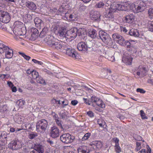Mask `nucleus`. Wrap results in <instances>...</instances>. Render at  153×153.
I'll return each instance as SVG.
<instances>
[{
	"label": "nucleus",
	"mask_w": 153,
	"mask_h": 153,
	"mask_svg": "<svg viewBox=\"0 0 153 153\" xmlns=\"http://www.w3.org/2000/svg\"><path fill=\"white\" fill-rule=\"evenodd\" d=\"M60 116L63 119H66L67 118V116L65 112H63L62 113L59 114Z\"/></svg>",
	"instance_id": "obj_59"
},
{
	"label": "nucleus",
	"mask_w": 153,
	"mask_h": 153,
	"mask_svg": "<svg viewBox=\"0 0 153 153\" xmlns=\"http://www.w3.org/2000/svg\"><path fill=\"white\" fill-rule=\"evenodd\" d=\"M91 105L97 111L100 112L101 110L100 108H103L105 107V105L102 101L95 96H92L91 99Z\"/></svg>",
	"instance_id": "obj_3"
},
{
	"label": "nucleus",
	"mask_w": 153,
	"mask_h": 153,
	"mask_svg": "<svg viewBox=\"0 0 153 153\" xmlns=\"http://www.w3.org/2000/svg\"><path fill=\"white\" fill-rule=\"evenodd\" d=\"M136 91L137 92H140L142 94H144L146 92V91L142 88H138L137 89Z\"/></svg>",
	"instance_id": "obj_63"
},
{
	"label": "nucleus",
	"mask_w": 153,
	"mask_h": 153,
	"mask_svg": "<svg viewBox=\"0 0 153 153\" xmlns=\"http://www.w3.org/2000/svg\"><path fill=\"white\" fill-rule=\"evenodd\" d=\"M139 153H151V149L148 146L147 151L144 149H142L139 152Z\"/></svg>",
	"instance_id": "obj_45"
},
{
	"label": "nucleus",
	"mask_w": 153,
	"mask_h": 153,
	"mask_svg": "<svg viewBox=\"0 0 153 153\" xmlns=\"http://www.w3.org/2000/svg\"><path fill=\"white\" fill-rule=\"evenodd\" d=\"M32 76L33 78L34 79H37V78L39 76V74L38 72L36 71L33 70L32 73Z\"/></svg>",
	"instance_id": "obj_44"
},
{
	"label": "nucleus",
	"mask_w": 153,
	"mask_h": 153,
	"mask_svg": "<svg viewBox=\"0 0 153 153\" xmlns=\"http://www.w3.org/2000/svg\"><path fill=\"white\" fill-rule=\"evenodd\" d=\"M48 32V29L47 27H45L41 31L39 36L41 37H42L46 35Z\"/></svg>",
	"instance_id": "obj_28"
},
{
	"label": "nucleus",
	"mask_w": 153,
	"mask_h": 153,
	"mask_svg": "<svg viewBox=\"0 0 153 153\" xmlns=\"http://www.w3.org/2000/svg\"><path fill=\"white\" fill-rule=\"evenodd\" d=\"M32 61H33L34 63L36 64H38L41 65H42L43 64V63H42V62L38 61L34 59H33L32 60Z\"/></svg>",
	"instance_id": "obj_60"
},
{
	"label": "nucleus",
	"mask_w": 153,
	"mask_h": 153,
	"mask_svg": "<svg viewBox=\"0 0 153 153\" xmlns=\"http://www.w3.org/2000/svg\"><path fill=\"white\" fill-rule=\"evenodd\" d=\"M9 47L3 43H0V53L4 52Z\"/></svg>",
	"instance_id": "obj_27"
},
{
	"label": "nucleus",
	"mask_w": 153,
	"mask_h": 153,
	"mask_svg": "<svg viewBox=\"0 0 153 153\" xmlns=\"http://www.w3.org/2000/svg\"><path fill=\"white\" fill-rule=\"evenodd\" d=\"M76 31L77 35L81 36L82 38H84L86 35V30L84 28H79Z\"/></svg>",
	"instance_id": "obj_20"
},
{
	"label": "nucleus",
	"mask_w": 153,
	"mask_h": 153,
	"mask_svg": "<svg viewBox=\"0 0 153 153\" xmlns=\"http://www.w3.org/2000/svg\"><path fill=\"white\" fill-rule=\"evenodd\" d=\"M112 140L113 142H114L115 143V145H117L119 144V140L117 138L115 137L113 138L112 139Z\"/></svg>",
	"instance_id": "obj_58"
},
{
	"label": "nucleus",
	"mask_w": 153,
	"mask_h": 153,
	"mask_svg": "<svg viewBox=\"0 0 153 153\" xmlns=\"http://www.w3.org/2000/svg\"><path fill=\"white\" fill-rule=\"evenodd\" d=\"M87 114L89 117L91 118L93 117L94 116V113L91 111L87 112Z\"/></svg>",
	"instance_id": "obj_64"
},
{
	"label": "nucleus",
	"mask_w": 153,
	"mask_h": 153,
	"mask_svg": "<svg viewBox=\"0 0 153 153\" xmlns=\"http://www.w3.org/2000/svg\"><path fill=\"white\" fill-rule=\"evenodd\" d=\"M60 139L61 141L65 143H71L75 139L74 136H71L69 134H64L61 135Z\"/></svg>",
	"instance_id": "obj_7"
},
{
	"label": "nucleus",
	"mask_w": 153,
	"mask_h": 153,
	"mask_svg": "<svg viewBox=\"0 0 153 153\" xmlns=\"http://www.w3.org/2000/svg\"><path fill=\"white\" fill-rule=\"evenodd\" d=\"M10 16L7 12L0 10V20L3 22L7 23L10 20Z\"/></svg>",
	"instance_id": "obj_8"
},
{
	"label": "nucleus",
	"mask_w": 153,
	"mask_h": 153,
	"mask_svg": "<svg viewBox=\"0 0 153 153\" xmlns=\"http://www.w3.org/2000/svg\"><path fill=\"white\" fill-rule=\"evenodd\" d=\"M47 143H49L51 146L52 147L55 146L56 145V143L52 140L49 139L47 140Z\"/></svg>",
	"instance_id": "obj_56"
},
{
	"label": "nucleus",
	"mask_w": 153,
	"mask_h": 153,
	"mask_svg": "<svg viewBox=\"0 0 153 153\" xmlns=\"http://www.w3.org/2000/svg\"><path fill=\"white\" fill-rule=\"evenodd\" d=\"M9 134H7L4 131H0V140L5 142L9 141L11 140Z\"/></svg>",
	"instance_id": "obj_14"
},
{
	"label": "nucleus",
	"mask_w": 153,
	"mask_h": 153,
	"mask_svg": "<svg viewBox=\"0 0 153 153\" xmlns=\"http://www.w3.org/2000/svg\"><path fill=\"white\" fill-rule=\"evenodd\" d=\"M99 34L100 38L104 42L109 46L112 45L113 43L112 40L108 34L100 30L99 32Z\"/></svg>",
	"instance_id": "obj_4"
},
{
	"label": "nucleus",
	"mask_w": 153,
	"mask_h": 153,
	"mask_svg": "<svg viewBox=\"0 0 153 153\" xmlns=\"http://www.w3.org/2000/svg\"><path fill=\"white\" fill-rule=\"evenodd\" d=\"M132 59L130 55H124L122 61L127 65H129L131 64Z\"/></svg>",
	"instance_id": "obj_18"
},
{
	"label": "nucleus",
	"mask_w": 153,
	"mask_h": 153,
	"mask_svg": "<svg viewBox=\"0 0 153 153\" xmlns=\"http://www.w3.org/2000/svg\"><path fill=\"white\" fill-rule=\"evenodd\" d=\"M146 4L141 0H138L130 6V9L135 13L141 12L146 8Z\"/></svg>",
	"instance_id": "obj_2"
},
{
	"label": "nucleus",
	"mask_w": 153,
	"mask_h": 153,
	"mask_svg": "<svg viewBox=\"0 0 153 153\" xmlns=\"http://www.w3.org/2000/svg\"><path fill=\"white\" fill-rule=\"evenodd\" d=\"M123 18L124 21L128 23H131L134 20V16L133 14L127 15L124 17Z\"/></svg>",
	"instance_id": "obj_16"
},
{
	"label": "nucleus",
	"mask_w": 153,
	"mask_h": 153,
	"mask_svg": "<svg viewBox=\"0 0 153 153\" xmlns=\"http://www.w3.org/2000/svg\"><path fill=\"white\" fill-rule=\"evenodd\" d=\"M104 1L105 7H108L111 4V2L109 0H104Z\"/></svg>",
	"instance_id": "obj_62"
},
{
	"label": "nucleus",
	"mask_w": 153,
	"mask_h": 153,
	"mask_svg": "<svg viewBox=\"0 0 153 153\" xmlns=\"http://www.w3.org/2000/svg\"><path fill=\"white\" fill-rule=\"evenodd\" d=\"M25 102L24 101L20 99L18 100L16 102V104L19 107L22 108L24 105Z\"/></svg>",
	"instance_id": "obj_40"
},
{
	"label": "nucleus",
	"mask_w": 153,
	"mask_h": 153,
	"mask_svg": "<svg viewBox=\"0 0 153 153\" xmlns=\"http://www.w3.org/2000/svg\"><path fill=\"white\" fill-rule=\"evenodd\" d=\"M65 38L67 41L72 40L75 38L77 35L76 31H75L74 30H71L66 32Z\"/></svg>",
	"instance_id": "obj_10"
},
{
	"label": "nucleus",
	"mask_w": 153,
	"mask_h": 153,
	"mask_svg": "<svg viewBox=\"0 0 153 153\" xmlns=\"http://www.w3.org/2000/svg\"><path fill=\"white\" fill-rule=\"evenodd\" d=\"M97 123L100 127H102L103 128H105L106 127L105 123L101 119H98Z\"/></svg>",
	"instance_id": "obj_30"
},
{
	"label": "nucleus",
	"mask_w": 153,
	"mask_h": 153,
	"mask_svg": "<svg viewBox=\"0 0 153 153\" xmlns=\"http://www.w3.org/2000/svg\"><path fill=\"white\" fill-rule=\"evenodd\" d=\"M76 18V16L74 13L70 14L69 20L70 21H75Z\"/></svg>",
	"instance_id": "obj_49"
},
{
	"label": "nucleus",
	"mask_w": 153,
	"mask_h": 153,
	"mask_svg": "<svg viewBox=\"0 0 153 153\" xmlns=\"http://www.w3.org/2000/svg\"><path fill=\"white\" fill-rule=\"evenodd\" d=\"M88 35L92 38H94L96 37L97 35L96 30H89V31Z\"/></svg>",
	"instance_id": "obj_31"
},
{
	"label": "nucleus",
	"mask_w": 153,
	"mask_h": 153,
	"mask_svg": "<svg viewBox=\"0 0 153 153\" xmlns=\"http://www.w3.org/2000/svg\"><path fill=\"white\" fill-rule=\"evenodd\" d=\"M114 4L117 10H120L124 9V7L122 6V4L117 3H114Z\"/></svg>",
	"instance_id": "obj_38"
},
{
	"label": "nucleus",
	"mask_w": 153,
	"mask_h": 153,
	"mask_svg": "<svg viewBox=\"0 0 153 153\" xmlns=\"http://www.w3.org/2000/svg\"><path fill=\"white\" fill-rule=\"evenodd\" d=\"M59 135V129L56 126H53L51 128L50 136L53 138H56Z\"/></svg>",
	"instance_id": "obj_13"
},
{
	"label": "nucleus",
	"mask_w": 153,
	"mask_h": 153,
	"mask_svg": "<svg viewBox=\"0 0 153 153\" xmlns=\"http://www.w3.org/2000/svg\"><path fill=\"white\" fill-rule=\"evenodd\" d=\"M127 50L131 52H135L136 51L135 48L132 45L128 47L127 48Z\"/></svg>",
	"instance_id": "obj_43"
},
{
	"label": "nucleus",
	"mask_w": 153,
	"mask_h": 153,
	"mask_svg": "<svg viewBox=\"0 0 153 153\" xmlns=\"http://www.w3.org/2000/svg\"><path fill=\"white\" fill-rule=\"evenodd\" d=\"M87 46V50L88 48H92L94 45V44L92 41H88L85 43Z\"/></svg>",
	"instance_id": "obj_36"
},
{
	"label": "nucleus",
	"mask_w": 153,
	"mask_h": 153,
	"mask_svg": "<svg viewBox=\"0 0 153 153\" xmlns=\"http://www.w3.org/2000/svg\"><path fill=\"white\" fill-rule=\"evenodd\" d=\"M141 148V143L139 142H137L136 143V147L135 148V150L136 152H137Z\"/></svg>",
	"instance_id": "obj_55"
},
{
	"label": "nucleus",
	"mask_w": 153,
	"mask_h": 153,
	"mask_svg": "<svg viewBox=\"0 0 153 153\" xmlns=\"http://www.w3.org/2000/svg\"><path fill=\"white\" fill-rule=\"evenodd\" d=\"M105 5V4L103 2L100 1L96 4V6L98 8H101L103 7Z\"/></svg>",
	"instance_id": "obj_51"
},
{
	"label": "nucleus",
	"mask_w": 153,
	"mask_h": 153,
	"mask_svg": "<svg viewBox=\"0 0 153 153\" xmlns=\"http://www.w3.org/2000/svg\"><path fill=\"white\" fill-rule=\"evenodd\" d=\"M148 14L149 17L151 19L153 18V9L150 8L148 10Z\"/></svg>",
	"instance_id": "obj_50"
},
{
	"label": "nucleus",
	"mask_w": 153,
	"mask_h": 153,
	"mask_svg": "<svg viewBox=\"0 0 153 153\" xmlns=\"http://www.w3.org/2000/svg\"><path fill=\"white\" fill-rule=\"evenodd\" d=\"M55 121L56 122L57 125L59 127V128H61L62 130H64V129L63 128L62 124L61 123V121L59 120L58 119H56Z\"/></svg>",
	"instance_id": "obj_41"
},
{
	"label": "nucleus",
	"mask_w": 153,
	"mask_h": 153,
	"mask_svg": "<svg viewBox=\"0 0 153 153\" xmlns=\"http://www.w3.org/2000/svg\"><path fill=\"white\" fill-rule=\"evenodd\" d=\"M36 79L37 82L42 84H45V80L41 76H39Z\"/></svg>",
	"instance_id": "obj_37"
},
{
	"label": "nucleus",
	"mask_w": 153,
	"mask_h": 153,
	"mask_svg": "<svg viewBox=\"0 0 153 153\" xmlns=\"http://www.w3.org/2000/svg\"><path fill=\"white\" fill-rule=\"evenodd\" d=\"M34 15L33 14H27V17L28 21H30L32 20L33 18H34Z\"/></svg>",
	"instance_id": "obj_57"
},
{
	"label": "nucleus",
	"mask_w": 153,
	"mask_h": 153,
	"mask_svg": "<svg viewBox=\"0 0 153 153\" xmlns=\"http://www.w3.org/2000/svg\"><path fill=\"white\" fill-rule=\"evenodd\" d=\"M37 136L38 134L35 132H30L28 133V138L30 139H32Z\"/></svg>",
	"instance_id": "obj_34"
},
{
	"label": "nucleus",
	"mask_w": 153,
	"mask_h": 153,
	"mask_svg": "<svg viewBox=\"0 0 153 153\" xmlns=\"http://www.w3.org/2000/svg\"><path fill=\"white\" fill-rule=\"evenodd\" d=\"M148 27L149 30L153 31V21L149 22L148 25Z\"/></svg>",
	"instance_id": "obj_46"
},
{
	"label": "nucleus",
	"mask_w": 153,
	"mask_h": 153,
	"mask_svg": "<svg viewBox=\"0 0 153 153\" xmlns=\"http://www.w3.org/2000/svg\"><path fill=\"white\" fill-rule=\"evenodd\" d=\"M33 149L35 151H36V153H44V148L41 145L38 146H34Z\"/></svg>",
	"instance_id": "obj_26"
},
{
	"label": "nucleus",
	"mask_w": 153,
	"mask_h": 153,
	"mask_svg": "<svg viewBox=\"0 0 153 153\" xmlns=\"http://www.w3.org/2000/svg\"><path fill=\"white\" fill-rule=\"evenodd\" d=\"M77 48L79 51H86L87 50V46L85 42H81L77 45Z\"/></svg>",
	"instance_id": "obj_19"
},
{
	"label": "nucleus",
	"mask_w": 153,
	"mask_h": 153,
	"mask_svg": "<svg viewBox=\"0 0 153 153\" xmlns=\"http://www.w3.org/2000/svg\"><path fill=\"white\" fill-rule=\"evenodd\" d=\"M16 26L13 30V32L15 35L17 36H19L22 35L21 30L22 25H20L21 22H19L16 21L15 23Z\"/></svg>",
	"instance_id": "obj_12"
},
{
	"label": "nucleus",
	"mask_w": 153,
	"mask_h": 153,
	"mask_svg": "<svg viewBox=\"0 0 153 153\" xmlns=\"http://www.w3.org/2000/svg\"><path fill=\"white\" fill-rule=\"evenodd\" d=\"M48 123L47 120L42 119L39 120L36 123V130L38 132L44 131L48 126Z\"/></svg>",
	"instance_id": "obj_5"
},
{
	"label": "nucleus",
	"mask_w": 153,
	"mask_h": 153,
	"mask_svg": "<svg viewBox=\"0 0 153 153\" xmlns=\"http://www.w3.org/2000/svg\"><path fill=\"white\" fill-rule=\"evenodd\" d=\"M114 149L115 151L117 153H119L121 152V150L119 144L115 145L114 146Z\"/></svg>",
	"instance_id": "obj_42"
},
{
	"label": "nucleus",
	"mask_w": 153,
	"mask_h": 153,
	"mask_svg": "<svg viewBox=\"0 0 153 153\" xmlns=\"http://www.w3.org/2000/svg\"><path fill=\"white\" fill-rule=\"evenodd\" d=\"M93 144L98 149L101 148L102 146V143L100 141H95L93 142Z\"/></svg>",
	"instance_id": "obj_33"
},
{
	"label": "nucleus",
	"mask_w": 153,
	"mask_h": 153,
	"mask_svg": "<svg viewBox=\"0 0 153 153\" xmlns=\"http://www.w3.org/2000/svg\"><path fill=\"white\" fill-rule=\"evenodd\" d=\"M136 140L138 141H142L143 142H144V140H143V138L140 135H137L135 137Z\"/></svg>",
	"instance_id": "obj_61"
},
{
	"label": "nucleus",
	"mask_w": 153,
	"mask_h": 153,
	"mask_svg": "<svg viewBox=\"0 0 153 153\" xmlns=\"http://www.w3.org/2000/svg\"><path fill=\"white\" fill-rule=\"evenodd\" d=\"M78 153H89V150L86 146L80 147L78 149Z\"/></svg>",
	"instance_id": "obj_22"
},
{
	"label": "nucleus",
	"mask_w": 153,
	"mask_h": 153,
	"mask_svg": "<svg viewBox=\"0 0 153 153\" xmlns=\"http://www.w3.org/2000/svg\"><path fill=\"white\" fill-rule=\"evenodd\" d=\"M63 50L66 51V54L69 56L76 59L77 54L76 52L74 49L71 48H68L67 46L65 45L63 46Z\"/></svg>",
	"instance_id": "obj_11"
},
{
	"label": "nucleus",
	"mask_w": 153,
	"mask_h": 153,
	"mask_svg": "<svg viewBox=\"0 0 153 153\" xmlns=\"http://www.w3.org/2000/svg\"><path fill=\"white\" fill-rule=\"evenodd\" d=\"M31 32L33 35H35L36 36H38L39 35V32L36 28H32L31 29Z\"/></svg>",
	"instance_id": "obj_48"
},
{
	"label": "nucleus",
	"mask_w": 153,
	"mask_h": 153,
	"mask_svg": "<svg viewBox=\"0 0 153 153\" xmlns=\"http://www.w3.org/2000/svg\"><path fill=\"white\" fill-rule=\"evenodd\" d=\"M45 41L48 45L54 49H63V46H65L62 45L59 40L54 39L52 36H50L48 39L46 38Z\"/></svg>",
	"instance_id": "obj_1"
},
{
	"label": "nucleus",
	"mask_w": 153,
	"mask_h": 153,
	"mask_svg": "<svg viewBox=\"0 0 153 153\" xmlns=\"http://www.w3.org/2000/svg\"><path fill=\"white\" fill-rule=\"evenodd\" d=\"M54 31L55 33L62 38H65L66 33V30L65 28L63 27H57L55 28Z\"/></svg>",
	"instance_id": "obj_9"
},
{
	"label": "nucleus",
	"mask_w": 153,
	"mask_h": 153,
	"mask_svg": "<svg viewBox=\"0 0 153 153\" xmlns=\"http://www.w3.org/2000/svg\"><path fill=\"white\" fill-rule=\"evenodd\" d=\"M4 52H5V57L7 58L10 59L13 57V51L12 49L9 47Z\"/></svg>",
	"instance_id": "obj_21"
},
{
	"label": "nucleus",
	"mask_w": 153,
	"mask_h": 153,
	"mask_svg": "<svg viewBox=\"0 0 153 153\" xmlns=\"http://www.w3.org/2000/svg\"><path fill=\"white\" fill-rule=\"evenodd\" d=\"M111 53L109 52H107L105 55V56L109 60L111 61L112 62H113L115 61L114 57L112 54H111Z\"/></svg>",
	"instance_id": "obj_32"
},
{
	"label": "nucleus",
	"mask_w": 153,
	"mask_h": 153,
	"mask_svg": "<svg viewBox=\"0 0 153 153\" xmlns=\"http://www.w3.org/2000/svg\"><path fill=\"white\" fill-rule=\"evenodd\" d=\"M97 53L100 56H104V55L106 54V52L105 51L104 47L99 50H98L97 51Z\"/></svg>",
	"instance_id": "obj_25"
},
{
	"label": "nucleus",
	"mask_w": 153,
	"mask_h": 153,
	"mask_svg": "<svg viewBox=\"0 0 153 153\" xmlns=\"http://www.w3.org/2000/svg\"><path fill=\"white\" fill-rule=\"evenodd\" d=\"M91 135V133H87L85 134L82 138V140H87Z\"/></svg>",
	"instance_id": "obj_54"
},
{
	"label": "nucleus",
	"mask_w": 153,
	"mask_h": 153,
	"mask_svg": "<svg viewBox=\"0 0 153 153\" xmlns=\"http://www.w3.org/2000/svg\"><path fill=\"white\" fill-rule=\"evenodd\" d=\"M34 21L36 26L37 27L40 28L42 20L41 19L39 18L36 17L34 19Z\"/></svg>",
	"instance_id": "obj_29"
},
{
	"label": "nucleus",
	"mask_w": 153,
	"mask_h": 153,
	"mask_svg": "<svg viewBox=\"0 0 153 153\" xmlns=\"http://www.w3.org/2000/svg\"><path fill=\"white\" fill-rule=\"evenodd\" d=\"M90 16L92 20L94 21H98L100 19L101 16L99 12L94 11L91 12Z\"/></svg>",
	"instance_id": "obj_15"
},
{
	"label": "nucleus",
	"mask_w": 153,
	"mask_h": 153,
	"mask_svg": "<svg viewBox=\"0 0 153 153\" xmlns=\"http://www.w3.org/2000/svg\"><path fill=\"white\" fill-rule=\"evenodd\" d=\"M120 45L123 46H126L127 48L131 45L130 42L127 40L126 41L124 39H123V41H122V42Z\"/></svg>",
	"instance_id": "obj_35"
},
{
	"label": "nucleus",
	"mask_w": 153,
	"mask_h": 153,
	"mask_svg": "<svg viewBox=\"0 0 153 153\" xmlns=\"http://www.w3.org/2000/svg\"><path fill=\"white\" fill-rule=\"evenodd\" d=\"M105 16L106 18L108 19H112L114 17L113 13L110 10L105 14Z\"/></svg>",
	"instance_id": "obj_39"
},
{
	"label": "nucleus",
	"mask_w": 153,
	"mask_h": 153,
	"mask_svg": "<svg viewBox=\"0 0 153 153\" xmlns=\"http://www.w3.org/2000/svg\"><path fill=\"white\" fill-rule=\"evenodd\" d=\"M128 33L130 35L135 37H138L139 35V32L137 30L133 29L130 30Z\"/></svg>",
	"instance_id": "obj_24"
},
{
	"label": "nucleus",
	"mask_w": 153,
	"mask_h": 153,
	"mask_svg": "<svg viewBox=\"0 0 153 153\" xmlns=\"http://www.w3.org/2000/svg\"><path fill=\"white\" fill-rule=\"evenodd\" d=\"M19 53L26 60H28L30 58V56L26 55L24 53L19 52Z\"/></svg>",
	"instance_id": "obj_52"
},
{
	"label": "nucleus",
	"mask_w": 153,
	"mask_h": 153,
	"mask_svg": "<svg viewBox=\"0 0 153 153\" xmlns=\"http://www.w3.org/2000/svg\"><path fill=\"white\" fill-rule=\"evenodd\" d=\"M112 37L113 39L117 42L120 45L122 41H123L124 38L120 35L117 33L113 34Z\"/></svg>",
	"instance_id": "obj_17"
},
{
	"label": "nucleus",
	"mask_w": 153,
	"mask_h": 153,
	"mask_svg": "<svg viewBox=\"0 0 153 153\" xmlns=\"http://www.w3.org/2000/svg\"><path fill=\"white\" fill-rule=\"evenodd\" d=\"M110 5V6L109 8L111 12H114L117 10L114 3H113L112 4H111Z\"/></svg>",
	"instance_id": "obj_47"
},
{
	"label": "nucleus",
	"mask_w": 153,
	"mask_h": 153,
	"mask_svg": "<svg viewBox=\"0 0 153 153\" xmlns=\"http://www.w3.org/2000/svg\"><path fill=\"white\" fill-rule=\"evenodd\" d=\"M22 146V144L17 139L12 140L8 145V148L13 150L19 149H20Z\"/></svg>",
	"instance_id": "obj_6"
},
{
	"label": "nucleus",
	"mask_w": 153,
	"mask_h": 153,
	"mask_svg": "<svg viewBox=\"0 0 153 153\" xmlns=\"http://www.w3.org/2000/svg\"><path fill=\"white\" fill-rule=\"evenodd\" d=\"M140 115L143 119H147L148 117L146 116L145 114L144 113L143 111L141 110L140 111Z\"/></svg>",
	"instance_id": "obj_53"
},
{
	"label": "nucleus",
	"mask_w": 153,
	"mask_h": 153,
	"mask_svg": "<svg viewBox=\"0 0 153 153\" xmlns=\"http://www.w3.org/2000/svg\"><path fill=\"white\" fill-rule=\"evenodd\" d=\"M26 6L29 9L34 10L36 8V6L35 4L32 1H28L25 4Z\"/></svg>",
	"instance_id": "obj_23"
}]
</instances>
